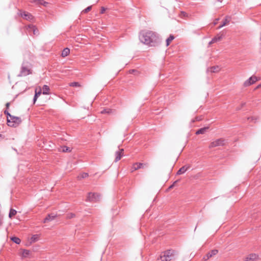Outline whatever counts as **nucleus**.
<instances>
[{
    "instance_id": "obj_1",
    "label": "nucleus",
    "mask_w": 261,
    "mask_h": 261,
    "mask_svg": "<svg viewBox=\"0 0 261 261\" xmlns=\"http://www.w3.org/2000/svg\"><path fill=\"white\" fill-rule=\"evenodd\" d=\"M139 40L144 44L150 46H156L160 43L158 35L151 31H142L139 34Z\"/></svg>"
},
{
    "instance_id": "obj_2",
    "label": "nucleus",
    "mask_w": 261,
    "mask_h": 261,
    "mask_svg": "<svg viewBox=\"0 0 261 261\" xmlns=\"http://www.w3.org/2000/svg\"><path fill=\"white\" fill-rule=\"evenodd\" d=\"M21 122V119L20 117L14 116L8 117L7 123L8 125L13 127H16Z\"/></svg>"
},
{
    "instance_id": "obj_3",
    "label": "nucleus",
    "mask_w": 261,
    "mask_h": 261,
    "mask_svg": "<svg viewBox=\"0 0 261 261\" xmlns=\"http://www.w3.org/2000/svg\"><path fill=\"white\" fill-rule=\"evenodd\" d=\"M174 251L168 250L166 251L160 256L161 261H170L174 258Z\"/></svg>"
},
{
    "instance_id": "obj_4",
    "label": "nucleus",
    "mask_w": 261,
    "mask_h": 261,
    "mask_svg": "<svg viewBox=\"0 0 261 261\" xmlns=\"http://www.w3.org/2000/svg\"><path fill=\"white\" fill-rule=\"evenodd\" d=\"M32 72L30 68L25 65L24 63L22 64L20 73L18 75L19 76H25L30 74H31Z\"/></svg>"
},
{
    "instance_id": "obj_5",
    "label": "nucleus",
    "mask_w": 261,
    "mask_h": 261,
    "mask_svg": "<svg viewBox=\"0 0 261 261\" xmlns=\"http://www.w3.org/2000/svg\"><path fill=\"white\" fill-rule=\"evenodd\" d=\"M100 199V195L97 193H89L87 198V201L89 202H96Z\"/></svg>"
},
{
    "instance_id": "obj_6",
    "label": "nucleus",
    "mask_w": 261,
    "mask_h": 261,
    "mask_svg": "<svg viewBox=\"0 0 261 261\" xmlns=\"http://www.w3.org/2000/svg\"><path fill=\"white\" fill-rule=\"evenodd\" d=\"M225 144V140L223 139H218L212 142L209 145V147L213 148L217 146H224Z\"/></svg>"
},
{
    "instance_id": "obj_7",
    "label": "nucleus",
    "mask_w": 261,
    "mask_h": 261,
    "mask_svg": "<svg viewBox=\"0 0 261 261\" xmlns=\"http://www.w3.org/2000/svg\"><path fill=\"white\" fill-rule=\"evenodd\" d=\"M23 19L27 20H32L33 16L29 12L25 11H20L18 13Z\"/></svg>"
},
{
    "instance_id": "obj_8",
    "label": "nucleus",
    "mask_w": 261,
    "mask_h": 261,
    "mask_svg": "<svg viewBox=\"0 0 261 261\" xmlns=\"http://www.w3.org/2000/svg\"><path fill=\"white\" fill-rule=\"evenodd\" d=\"M257 81V79L256 76H252L244 82V85L245 87L250 86L255 83Z\"/></svg>"
},
{
    "instance_id": "obj_9",
    "label": "nucleus",
    "mask_w": 261,
    "mask_h": 261,
    "mask_svg": "<svg viewBox=\"0 0 261 261\" xmlns=\"http://www.w3.org/2000/svg\"><path fill=\"white\" fill-rule=\"evenodd\" d=\"M27 29L29 32H32L35 35H37L39 34L38 30L35 25L32 24L28 25L27 27Z\"/></svg>"
},
{
    "instance_id": "obj_10",
    "label": "nucleus",
    "mask_w": 261,
    "mask_h": 261,
    "mask_svg": "<svg viewBox=\"0 0 261 261\" xmlns=\"http://www.w3.org/2000/svg\"><path fill=\"white\" fill-rule=\"evenodd\" d=\"M258 256L256 254L252 253L248 255L245 259V261H256L258 259Z\"/></svg>"
},
{
    "instance_id": "obj_11",
    "label": "nucleus",
    "mask_w": 261,
    "mask_h": 261,
    "mask_svg": "<svg viewBox=\"0 0 261 261\" xmlns=\"http://www.w3.org/2000/svg\"><path fill=\"white\" fill-rule=\"evenodd\" d=\"M217 253H218V250H216V249L213 250L211 251H210L208 253H207V254L203 257V259L204 261H206L208 259H209L210 257H211L213 256L216 255Z\"/></svg>"
},
{
    "instance_id": "obj_12",
    "label": "nucleus",
    "mask_w": 261,
    "mask_h": 261,
    "mask_svg": "<svg viewBox=\"0 0 261 261\" xmlns=\"http://www.w3.org/2000/svg\"><path fill=\"white\" fill-rule=\"evenodd\" d=\"M146 166V164H142L141 163H136L133 164L132 168V172H133L134 171L137 170L140 168H143L144 167V166Z\"/></svg>"
},
{
    "instance_id": "obj_13",
    "label": "nucleus",
    "mask_w": 261,
    "mask_h": 261,
    "mask_svg": "<svg viewBox=\"0 0 261 261\" xmlns=\"http://www.w3.org/2000/svg\"><path fill=\"white\" fill-rule=\"evenodd\" d=\"M123 149H119L118 151L116 152V153H115L116 158H115V161L116 162H118V161H119L120 160V159L121 158V157L123 155Z\"/></svg>"
},
{
    "instance_id": "obj_14",
    "label": "nucleus",
    "mask_w": 261,
    "mask_h": 261,
    "mask_svg": "<svg viewBox=\"0 0 261 261\" xmlns=\"http://www.w3.org/2000/svg\"><path fill=\"white\" fill-rule=\"evenodd\" d=\"M32 3H34L37 5H43L44 7H47L49 3L47 2L44 1L43 0H33Z\"/></svg>"
},
{
    "instance_id": "obj_15",
    "label": "nucleus",
    "mask_w": 261,
    "mask_h": 261,
    "mask_svg": "<svg viewBox=\"0 0 261 261\" xmlns=\"http://www.w3.org/2000/svg\"><path fill=\"white\" fill-rule=\"evenodd\" d=\"M56 215L53 214H48L47 217L44 219L43 223H45L49 221H51L55 219Z\"/></svg>"
},
{
    "instance_id": "obj_16",
    "label": "nucleus",
    "mask_w": 261,
    "mask_h": 261,
    "mask_svg": "<svg viewBox=\"0 0 261 261\" xmlns=\"http://www.w3.org/2000/svg\"><path fill=\"white\" fill-rule=\"evenodd\" d=\"M190 166H184L182 167H181L178 171L177 172V175H180L181 174L184 173L186 172L189 168Z\"/></svg>"
},
{
    "instance_id": "obj_17",
    "label": "nucleus",
    "mask_w": 261,
    "mask_h": 261,
    "mask_svg": "<svg viewBox=\"0 0 261 261\" xmlns=\"http://www.w3.org/2000/svg\"><path fill=\"white\" fill-rule=\"evenodd\" d=\"M41 93H42V90L40 88V89H39L38 92L37 91V89L35 90V94L34 95V99H33L34 103H35L36 102V101L37 100L38 96L39 95H40Z\"/></svg>"
},
{
    "instance_id": "obj_18",
    "label": "nucleus",
    "mask_w": 261,
    "mask_h": 261,
    "mask_svg": "<svg viewBox=\"0 0 261 261\" xmlns=\"http://www.w3.org/2000/svg\"><path fill=\"white\" fill-rule=\"evenodd\" d=\"M49 91V87L47 85H44L42 87V93L43 94H48Z\"/></svg>"
},
{
    "instance_id": "obj_19",
    "label": "nucleus",
    "mask_w": 261,
    "mask_h": 261,
    "mask_svg": "<svg viewBox=\"0 0 261 261\" xmlns=\"http://www.w3.org/2000/svg\"><path fill=\"white\" fill-rule=\"evenodd\" d=\"M207 129H208V127H207L200 128L198 130H197V132H196V135L203 134L206 132V130Z\"/></svg>"
},
{
    "instance_id": "obj_20",
    "label": "nucleus",
    "mask_w": 261,
    "mask_h": 261,
    "mask_svg": "<svg viewBox=\"0 0 261 261\" xmlns=\"http://www.w3.org/2000/svg\"><path fill=\"white\" fill-rule=\"evenodd\" d=\"M69 53L70 49L68 48H65L63 50L61 56L63 57H65L69 55Z\"/></svg>"
},
{
    "instance_id": "obj_21",
    "label": "nucleus",
    "mask_w": 261,
    "mask_h": 261,
    "mask_svg": "<svg viewBox=\"0 0 261 261\" xmlns=\"http://www.w3.org/2000/svg\"><path fill=\"white\" fill-rule=\"evenodd\" d=\"M40 236L39 234H34L31 238V243H34L39 240Z\"/></svg>"
},
{
    "instance_id": "obj_22",
    "label": "nucleus",
    "mask_w": 261,
    "mask_h": 261,
    "mask_svg": "<svg viewBox=\"0 0 261 261\" xmlns=\"http://www.w3.org/2000/svg\"><path fill=\"white\" fill-rule=\"evenodd\" d=\"M223 36V34L218 35L217 36H216L214 38H213L212 42H216L218 41L221 40L222 39Z\"/></svg>"
},
{
    "instance_id": "obj_23",
    "label": "nucleus",
    "mask_w": 261,
    "mask_h": 261,
    "mask_svg": "<svg viewBox=\"0 0 261 261\" xmlns=\"http://www.w3.org/2000/svg\"><path fill=\"white\" fill-rule=\"evenodd\" d=\"M231 17L230 16H227L225 17V19L224 21H223V23L222 24V26H225L229 23V21H230Z\"/></svg>"
},
{
    "instance_id": "obj_24",
    "label": "nucleus",
    "mask_w": 261,
    "mask_h": 261,
    "mask_svg": "<svg viewBox=\"0 0 261 261\" xmlns=\"http://www.w3.org/2000/svg\"><path fill=\"white\" fill-rule=\"evenodd\" d=\"M220 68L219 66H213L208 69V71H210L211 72H217L219 71Z\"/></svg>"
},
{
    "instance_id": "obj_25",
    "label": "nucleus",
    "mask_w": 261,
    "mask_h": 261,
    "mask_svg": "<svg viewBox=\"0 0 261 261\" xmlns=\"http://www.w3.org/2000/svg\"><path fill=\"white\" fill-rule=\"evenodd\" d=\"M174 39V37L173 35H170V36L166 39V45L168 46L170 42Z\"/></svg>"
},
{
    "instance_id": "obj_26",
    "label": "nucleus",
    "mask_w": 261,
    "mask_h": 261,
    "mask_svg": "<svg viewBox=\"0 0 261 261\" xmlns=\"http://www.w3.org/2000/svg\"><path fill=\"white\" fill-rule=\"evenodd\" d=\"M17 213V212L16 210L14 209H10L9 217V218H11L13 216H15Z\"/></svg>"
},
{
    "instance_id": "obj_27",
    "label": "nucleus",
    "mask_w": 261,
    "mask_h": 261,
    "mask_svg": "<svg viewBox=\"0 0 261 261\" xmlns=\"http://www.w3.org/2000/svg\"><path fill=\"white\" fill-rule=\"evenodd\" d=\"M88 176V174L87 173H82L77 176V178L78 179L80 180L81 179L86 178Z\"/></svg>"
},
{
    "instance_id": "obj_28",
    "label": "nucleus",
    "mask_w": 261,
    "mask_h": 261,
    "mask_svg": "<svg viewBox=\"0 0 261 261\" xmlns=\"http://www.w3.org/2000/svg\"><path fill=\"white\" fill-rule=\"evenodd\" d=\"M60 151L63 152H70L71 149L69 147H66V146H63L62 147Z\"/></svg>"
},
{
    "instance_id": "obj_29",
    "label": "nucleus",
    "mask_w": 261,
    "mask_h": 261,
    "mask_svg": "<svg viewBox=\"0 0 261 261\" xmlns=\"http://www.w3.org/2000/svg\"><path fill=\"white\" fill-rule=\"evenodd\" d=\"M11 240L17 244H20L21 242L20 239L19 238L15 237L11 238Z\"/></svg>"
},
{
    "instance_id": "obj_30",
    "label": "nucleus",
    "mask_w": 261,
    "mask_h": 261,
    "mask_svg": "<svg viewBox=\"0 0 261 261\" xmlns=\"http://www.w3.org/2000/svg\"><path fill=\"white\" fill-rule=\"evenodd\" d=\"M30 254V251L29 250H24L22 251V256L24 257H26L29 256Z\"/></svg>"
},
{
    "instance_id": "obj_31",
    "label": "nucleus",
    "mask_w": 261,
    "mask_h": 261,
    "mask_svg": "<svg viewBox=\"0 0 261 261\" xmlns=\"http://www.w3.org/2000/svg\"><path fill=\"white\" fill-rule=\"evenodd\" d=\"M92 9V6H89L82 11V13H87Z\"/></svg>"
},
{
    "instance_id": "obj_32",
    "label": "nucleus",
    "mask_w": 261,
    "mask_h": 261,
    "mask_svg": "<svg viewBox=\"0 0 261 261\" xmlns=\"http://www.w3.org/2000/svg\"><path fill=\"white\" fill-rule=\"evenodd\" d=\"M111 112H112V110L111 109H103L102 111H101L100 113L101 114H105V113L109 114V113H111Z\"/></svg>"
},
{
    "instance_id": "obj_33",
    "label": "nucleus",
    "mask_w": 261,
    "mask_h": 261,
    "mask_svg": "<svg viewBox=\"0 0 261 261\" xmlns=\"http://www.w3.org/2000/svg\"><path fill=\"white\" fill-rule=\"evenodd\" d=\"M69 85H70V86H71V87H79V86H80V84L77 82H72V83H71L69 84Z\"/></svg>"
},
{
    "instance_id": "obj_34",
    "label": "nucleus",
    "mask_w": 261,
    "mask_h": 261,
    "mask_svg": "<svg viewBox=\"0 0 261 261\" xmlns=\"http://www.w3.org/2000/svg\"><path fill=\"white\" fill-rule=\"evenodd\" d=\"M74 216H75V215L74 214L70 213V214H68L67 218L69 219H71V218H73Z\"/></svg>"
},
{
    "instance_id": "obj_35",
    "label": "nucleus",
    "mask_w": 261,
    "mask_h": 261,
    "mask_svg": "<svg viewBox=\"0 0 261 261\" xmlns=\"http://www.w3.org/2000/svg\"><path fill=\"white\" fill-rule=\"evenodd\" d=\"M4 113L7 115V117H10V116H12L7 110L4 111Z\"/></svg>"
},
{
    "instance_id": "obj_36",
    "label": "nucleus",
    "mask_w": 261,
    "mask_h": 261,
    "mask_svg": "<svg viewBox=\"0 0 261 261\" xmlns=\"http://www.w3.org/2000/svg\"><path fill=\"white\" fill-rule=\"evenodd\" d=\"M177 181H178L177 180L173 182V184L172 185H171V186L169 187V188H168V189H171L173 188V187L174 186V185H175V184Z\"/></svg>"
},
{
    "instance_id": "obj_37",
    "label": "nucleus",
    "mask_w": 261,
    "mask_h": 261,
    "mask_svg": "<svg viewBox=\"0 0 261 261\" xmlns=\"http://www.w3.org/2000/svg\"><path fill=\"white\" fill-rule=\"evenodd\" d=\"M105 11H106V9L104 7H101L100 13L101 14H102V13H103L105 12Z\"/></svg>"
},
{
    "instance_id": "obj_38",
    "label": "nucleus",
    "mask_w": 261,
    "mask_h": 261,
    "mask_svg": "<svg viewBox=\"0 0 261 261\" xmlns=\"http://www.w3.org/2000/svg\"><path fill=\"white\" fill-rule=\"evenodd\" d=\"M9 106H10V103H9V102H7L6 105L7 108H8Z\"/></svg>"
},
{
    "instance_id": "obj_39",
    "label": "nucleus",
    "mask_w": 261,
    "mask_h": 261,
    "mask_svg": "<svg viewBox=\"0 0 261 261\" xmlns=\"http://www.w3.org/2000/svg\"><path fill=\"white\" fill-rule=\"evenodd\" d=\"M261 88V84L258 85L257 87H256V89H258V88Z\"/></svg>"
},
{
    "instance_id": "obj_40",
    "label": "nucleus",
    "mask_w": 261,
    "mask_h": 261,
    "mask_svg": "<svg viewBox=\"0 0 261 261\" xmlns=\"http://www.w3.org/2000/svg\"><path fill=\"white\" fill-rule=\"evenodd\" d=\"M223 27V26H222V24H221V25H219V26L218 27V29H221V28H222Z\"/></svg>"
},
{
    "instance_id": "obj_41",
    "label": "nucleus",
    "mask_w": 261,
    "mask_h": 261,
    "mask_svg": "<svg viewBox=\"0 0 261 261\" xmlns=\"http://www.w3.org/2000/svg\"><path fill=\"white\" fill-rule=\"evenodd\" d=\"M218 20V19H217L215 21V22H214V25L216 24V23H217V21Z\"/></svg>"
},
{
    "instance_id": "obj_42",
    "label": "nucleus",
    "mask_w": 261,
    "mask_h": 261,
    "mask_svg": "<svg viewBox=\"0 0 261 261\" xmlns=\"http://www.w3.org/2000/svg\"><path fill=\"white\" fill-rule=\"evenodd\" d=\"M245 105V103L243 102V103H242L241 106H242V107H243Z\"/></svg>"
},
{
    "instance_id": "obj_43",
    "label": "nucleus",
    "mask_w": 261,
    "mask_h": 261,
    "mask_svg": "<svg viewBox=\"0 0 261 261\" xmlns=\"http://www.w3.org/2000/svg\"><path fill=\"white\" fill-rule=\"evenodd\" d=\"M214 42H212V40H211V41L209 43V44H211L212 43H214Z\"/></svg>"
},
{
    "instance_id": "obj_44",
    "label": "nucleus",
    "mask_w": 261,
    "mask_h": 261,
    "mask_svg": "<svg viewBox=\"0 0 261 261\" xmlns=\"http://www.w3.org/2000/svg\"><path fill=\"white\" fill-rule=\"evenodd\" d=\"M1 138H3V136H2V135L0 134V139H1Z\"/></svg>"
},
{
    "instance_id": "obj_45",
    "label": "nucleus",
    "mask_w": 261,
    "mask_h": 261,
    "mask_svg": "<svg viewBox=\"0 0 261 261\" xmlns=\"http://www.w3.org/2000/svg\"><path fill=\"white\" fill-rule=\"evenodd\" d=\"M260 40L261 41V32H260Z\"/></svg>"
},
{
    "instance_id": "obj_46",
    "label": "nucleus",
    "mask_w": 261,
    "mask_h": 261,
    "mask_svg": "<svg viewBox=\"0 0 261 261\" xmlns=\"http://www.w3.org/2000/svg\"><path fill=\"white\" fill-rule=\"evenodd\" d=\"M218 2H221L222 0H217Z\"/></svg>"
},
{
    "instance_id": "obj_47",
    "label": "nucleus",
    "mask_w": 261,
    "mask_h": 261,
    "mask_svg": "<svg viewBox=\"0 0 261 261\" xmlns=\"http://www.w3.org/2000/svg\"><path fill=\"white\" fill-rule=\"evenodd\" d=\"M195 121V120H192V122H194Z\"/></svg>"
}]
</instances>
